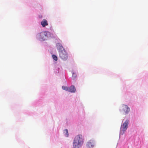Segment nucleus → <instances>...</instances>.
Returning <instances> with one entry per match:
<instances>
[{"instance_id":"nucleus-1","label":"nucleus","mask_w":148,"mask_h":148,"mask_svg":"<svg viewBox=\"0 0 148 148\" xmlns=\"http://www.w3.org/2000/svg\"><path fill=\"white\" fill-rule=\"evenodd\" d=\"M84 139L82 135L79 134L75 138L73 142V146L75 148H79L83 144Z\"/></svg>"},{"instance_id":"nucleus-2","label":"nucleus","mask_w":148,"mask_h":148,"mask_svg":"<svg viewBox=\"0 0 148 148\" xmlns=\"http://www.w3.org/2000/svg\"><path fill=\"white\" fill-rule=\"evenodd\" d=\"M59 55L60 57L64 60H66L68 58V54L64 49L62 50L59 51Z\"/></svg>"},{"instance_id":"nucleus-3","label":"nucleus","mask_w":148,"mask_h":148,"mask_svg":"<svg viewBox=\"0 0 148 148\" xmlns=\"http://www.w3.org/2000/svg\"><path fill=\"white\" fill-rule=\"evenodd\" d=\"M129 124V121L126 120L125 122L121 125L120 133L122 135L123 134L128 128Z\"/></svg>"},{"instance_id":"nucleus-4","label":"nucleus","mask_w":148,"mask_h":148,"mask_svg":"<svg viewBox=\"0 0 148 148\" xmlns=\"http://www.w3.org/2000/svg\"><path fill=\"white\" fill-rule=\"evenodd\" d=\"M49 34V32L46 31L42 32L40 33L39 38L42 41L46 40Z\"/></svg>"},{"instance_id":"nucleus-5","label":"nucleus","mask_w":148,"mask_h":148,"mask_svg":"<svg viewBox=\"0 0 148 148\" xmlns=\"http://www.w3.org/2000/svg\"><path fill=\"white\" fill-rule=\"evenodd\" d=\"M122 110L125 114H127L130 111V108L126 105H123L122 106Z\"/></svg>"},{"instance_id":"nucleus-6","label":"nucleus","mask_w":148,"mask_h":148,"mask_svg":"<svg viewBox=\"0 0 148 148\" xmlns=\"http://www.w3.org/2000/svg\"><path fill=\"white\" fill-rule=\"evenodd\" d=\"M95 145V141L92 140H90L86 144V146L88 148H92L94 147Z\"/></svg>"},{"instance_id":"nucleus-7","label":"nucleus","mask_w":148,"mask_h":148,"mask_svg":"<svg viewBox=\"0 0 148 148\" xmlns=\"http://www.w3.org/2000/svg\"><path fill=\"white\" fill-rule=\"evenodd\" d=\"M41 24L43 27H45L46 26L48 25L47 21L44 19H43L41 22Z\"/></svg>"},{"instance_id":"nucleus-8","label":"nucleus","mask_w":148,"mask_h":148,"mask_svg":"<svg viewBox=\"0 0 148 148\" xmlns=\"http://www.w3.org/2000/svg\"><path fill=\"white\" fill-rule=\"evenodd\" d=\"M76 89L73 86H71L69 87V91L71 92H75L76 91Z\"/></svg>"},{"instance_id":"nucleus-9","label":"nucleus","mask_w":148,"mask_h":148,"mask_svg":"<svg viewBox=\"0 0 148 148\" xmlns=\"http://www.w3.org/2000/svg\"><path fill=\"white\" fill-rule=\"evenodd\" d=\"M57 46L58 49L60 51L62 50L63 49H64L62 45L60 43H57Z\"/></svg>"},{"instance_id":"nucleus-10","label":"nucleus","mask_w":148,"mask_h":148,"mask_svg":"<svg viewBox=\"0 0 148 148\" xmlns=\"http://www.w3.org/2000/svg\"><path fill=\"white\" fill-rule=\"evenodd\" d=\"M64 133L65 135V136L67 137L69 136V133L68 130L67 129H65L64 130Z\"/></svg>"},{"instance_id":"nucleus-11","label":"nucleus","mask_w":148,"mask_h":148,"mask_svg":"<svg viewBox=\"0 0 148 148\" xmlns=\"http://www.w3.org/2000/svg\"><path fill=\"white\" fill-rule=\"evenodd\" d=\"M62 88L63 90H65L66 91H69V87L67 86H62Z\"/></svg>"},{"instance_id":"nucleus-12","label":"nucleus","mask_w":148,"mask_h":148,"mask_svg":"<svg viewBox=\"0 0 148 148\" xmlns=\"http://www.w3.org/2000/svg\"><path fill=\"white\" fill-rule=\"evenodd\" d=\"M52 57L53 59L56 61H57L58 60V58L56 56L53 55H52Z\"/></svg>"},{"instance_id":"nucleus-13","label":"nucleus","mask_w":148,"mask_h":148,"mask_svg":"<svg viewBox=\"0 0 148 148\" xmlns=\"http://www.w3.org/2000/svg\"><path fill=\"white\" fill-rule=\"evenodd\" d=\"M76 73H72V78L73 79H75L76 77Z\"/></svg>"}]
</instances>
